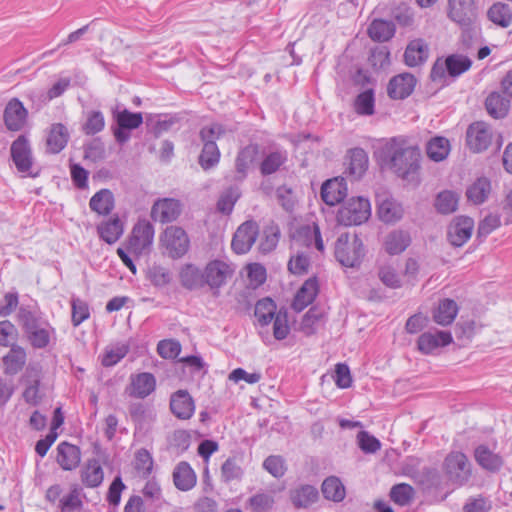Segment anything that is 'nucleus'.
<instances>
[{
    "mask_svg": "<svg viewBox=\"0 0 512 512\" xmlns=\"http://www.w3.org/2000/svg\"><path fill=\"white\" fill-rule=\"evenodd\" d=\"M421 153L417 147L393 144L390 147L391 169L403 180L419 182Z\"/></svg>",
    "mask_w": 512,
    "mask_h": 512,
    "instance_id": "obj_1",
    "label": "nucleus"
},
{
    "mask_svg": "<svg viewBox=\"0 0 512 512\" xmlns=\"http://www.w3.org/2000/svg\"><path fill=\"white\" fill-rule=\"evenodd\" d=\"M448 18L463 28L462 40L469 46L473 37L479 33L476 26V7L474 0H448Z\"/></svg>",
    "mask_w": 512,
    "mask_h": 512,
    "instance_id": "obj_2",
    "label": "nucleus"
},
{
    "mask_svg": "<svg viewBox=\"0 0 512 512\" xmlns=\"http://www.w3.org/2000/svg\"><path fill=\"white\" fill-rule=\"evenodd\" d=\"M18 320L34 348H45L51 339L53 329L36 311L29 307H20Z\"/></svg>",
    "mask_w": 512,
    "mask_h": 512,
    "instance_id": "obj_3",
    "label": "nucleus"
},
{
    "mask_svg": "<svg viewBox=\"0 0 512 512\" xmlns=\"http://www.w3.org/2000/svg\"><path fill=\"white\" fill-rule=\"evenodd\" d=\"M365 255L362 240L356 235L348 233L341 234L335 243V257L345 267H356L360 265Z\"/></svg>",
    "mask_w": 512,
    "mask_h": 512,
    "instance_id": "obj_4",
    "label": "nucleus"
},
{
    "mask_svg": "<svg viewBox=\"0 0 512 512\" xmlns=\"http://www.w3.org/2000/svg\"><path fill=\"white\" fill-rule=\"evenodd\" d=\"M370 215L369 200L363 197H352L338 210L337 221L344 226L360 225L366 222Z\"/></svg>",
    "mask_w": 512,
    "mask_h": 512,
    "instance_id": "obj_5",
    "label": "nucleus"
},
{
    "mask_svg": "<svg viewBox=\"0 0 512 512\" xmlns=\"http://www.w3.org/2000/svg\"><path fill=\"white\" fill-rule=\"evenodd\" d=\"M235 269L233 265L221 259L209 261L204 267V277L206 287L214 296L219 295L220 288L228 283L232 278Z\"/></svg>",
    "mask_w": 512,
    "mask_h": 512,
    "instance_id": "obj_6",
    "label": "nucleus"
},
{
    "mask_svg": "<svg viewBox=\"0 0 512 512\" xmlns=\"http://www.w3.org/2000/svg\"><path fill=\"white\" fill-rule=\"evenodd\" d=\"M443 468L448 480L457 486H464L472 475L467 456L459 451L450 452L446 456Z\"/></svg>",
    "mask_w": 512,
    "mask_h": 512,
    "instance_id": "obj_7",
    "label": "nucleus"
},
{
    "mask_svg": "<svg viewBox=\"0 0 512 512\" xmlns=\"http://www.w3.org/2000/svg\"><path fill=\"white\" fill-rule=\"evenodd\" d=\"M154 233V227L148 220H138L128 240V251L135 255L147 253L152 246Z\"/></svg>",
    "mask_w": 512,
    "mask_h": 512,
    "instance_id": "obj_8",
    "label": "nucleus"
},
{
    "mask_svg": "<svg viewBox=\"0 0 512 512\" xmlns=\"http://www.w3.org/2000/svg\"><path fill=\"white\" fill-rule=\"evenodd\" d=\"M161 241L169 256L177 259L185 255L189 249V238L186 232L177 226H169L165 229Z\"/></svg>",
    "mask_w": 512,
    "mask_h": 512,
    "instance_id": "obj_9",
    "label": "nucleus"
},
{
    "mask_svg": "<svg viewBox=\"0 0 512 512\" xmlns=\"http://www.w3.org/2000/svg\"><path fill=\"white\" fill-rule=\"evenodd\" d=\"M21 383L24 385V401L31 406L40 404L44 396L40 389L41 369L37 366H28L21 377Z\"/></svg>",
    "mask_w": 512,
    "mask_h": 512,
    "instance_id": "obj_10",
    "label": "nucleus"
},
{
    "mask_svg": "<svg viewBox=\"0 0 512 512\" xmlns=\"http://www.w3.org/2000/svg\"><path fill=\"white\" fill-rule=\"evenodd\" d=\"M10 151L18 172L35 177L36 174L31 173L33 160L28 138L25 135H20L13 141Z\"/></svg>",
    "mask_w": 512,
    "mask_h": 512,
    "instance_id": "obj_11",
    "label": "nucleus"
},
{
    "mask_svg": "<svg viewBox=\"0 0 512 512\" xmlns=\"http://www.w3.org/2000/svg\"><path fill=\"white\" fill-rule=\"evenodd\" d=\"M259 235V226L253 221L249 220L242 223L236 230L231 247L237 254H245L252 248Z\"/></svg>",
    "mask_w": 512,
    "mask_h": 512,
    "instance_id": "obj_12",
    "label": "nucleus"
},
{
    "mask_svg": "<svg viewBox=\"0 0 512 512\" xmlns=\"http://www.w3.org/2000/svg\"><path fill=\"white\" fill-rule=\"evenodd\" d=\"M468 147L476 153L486 150L492 141V132L485 122L472 123L466 132Z\"/></svg>",
    "mask_w": 512,
    "mask_h": 512,
    "instance_id": "obj_13",
    "label": "nucleus"
},
{
    "mask_svg": "<svg viewBox=\"0 0 512 512\" xmlns=\"http://www.w3.org/2000/svg\"><path fill=\"white\" fill-rule=\"evenodd\" d=\"M181 211L182 205L179 200L163 198L153 204L151 217L154 221L169 223L175 221L181 214Z\"/></svg>",
    "mask_w": 512,
    "mask_h": 512,
    "instance_id": "obj_14",
    "label": "nucleus"
},
{
    "mask_svg": "<svg viewBox=\"0 0 512 512\" xmlns=\"http://www.w3.org/2000/svg\"><path fill=\"white\" fill-rule=\"evenodd\" d=\"M28 112L22 102L16 98L11 99L3 113V120L9 131H20L26 124Z\"/></svg>",
    "mask_w": 512,
    "mask_h": 512,
    "instance_id": "obj_15",
    "label": "nucleus"
},
{
    "mask_svg": "<svg viewBox=\"0 0 512 512\" xmlns=\"http://www.w3.org/2000/svg\"><path fill=\"white\" fill-rule=\"evenodd\" d=\"M416 78L411 73H401L392 77L387 86V94L393 100H402L412 94Z\"/></svg>",
    "mask_w": 512,
    "mask_h": 512,
    "instance_id": "obj_16",
    "label": "nucleus"
},
{
    "mask_svg": "<svg viewBox=\"0 0 512 512\" xmlns=\"http://www.w3.org/2000/svg\"><path fill=\"white\" fill-rule=\"evenodd\" d=\"M155 387L156 379L154 375L143 372L130 376V383L125 391L130 397L144 399L155 390Z\"/></svg>",
    "mask_w": 512,
    "mask_h": 512,
    "instance_id": "obj_17",
    "label": "nucleus"
},
{
    "mask_svg": "<svg viewBox=\"0 0 512 512\" xmlns=\"http://www.w3.org/2000/svg\"><path fill=\"white\" fill-rule=\"evenodd\" d=\"M474 221L470 217H458L448 227V239L453 246L460 247L471 237Z\"/></svg>",
    "mask_w": 512,
    "mask_h": 512,
    "instance_id": "obj_18",
    "label": "nucleus"
},
{
    "mask_svg": "<svg viewBox=\"0 0 512 512\" xmlns=\"http://www.w3.org/2000/svg\"><path fill=\"white\" fill-rule=\"evenodd\" d=\"M170 409L178 419L188 420L194 414L195 404L187 391L178 390L171 396Z\"/></svg>",
    "mask_w": 512,
    "mask_h": 512,
    "instance_id": "obj_19",
    "label": "nucleus"
},
{
    "mask_svg": "<svg viewBox=\"0 0 512 512\" xmlns=\"http://www.w3.org/2000/svg\"><path fill=\"white\" fill-rule=\"evenodd\" d=\"M452 342V335L447 331L435 333H423L417 341L418 349L424 354H430L434 350L449 345Z\"/></svg>",
    "mask_w": 512,
    "mask_h": 512,
    "instance_id": "obj_20",
    "label": "nucleus"
},
{
    "mask_svg": "<svg viewBox=\"0 0 512 512\" xmlns=\"http://www.w3.org/2000/svg\"><path fill=\"white\" fill-rule=\"evenodd\" d=\"M347 195V185L343 178L327 180L321 187V197L330 206L340 203Z\"/></svg>",
    "mask_w": 512,
    "mask_h": 512,
    "instance_id": "obj_21",
    "label": "nucleus"
},
{
    "mask_svg": "<svg viewBox=\"0 0 512 512\" xmlns=\"http://www.w3.org/2000/svg\"><path fill=\"white\" fill-rule=\"evenodd\" d=\"M179 280L182 287L191 291L206 287L204 269L194 264H185L180 268Z\"/></svg>",
    "mask_w": 512,
    "mask_h": 512,
    "instance_id": "obj_22",
    "label": "nucleus"
},
{
    "mask_svg": "<svg viewBox=\"0 0 512 512\" xmlns=\"http://www.w3.org/2000/svg\"><path fill=\"white\" fill-rule=\"evenodd\" d=\"M27 354L23 347L13 344L9 352L2 358L3 372L5 375L18 374L26 364Z\"/></svg>",
    "mask_w": 512,
    "mask_h": 512,
    "instance_id": "obj_23",
    "label": "nucleus"
},
{
    "mask_svg": "<svg viewBox=\"0 0 512 512\" xmlns=\"http://www.w3.org/2000/svg\"><path fill=\"white\" fill-rule=\"evenodd\" d=\"M318 292L319 286L316 278H309L303 283L302 287L298 290L292 302V308L296 312H301L314 301Z\"/></svg>",
    "mask_w": 512,
    "mask_h": 512,
    "instance_id": "obj_24",
    "label": "nucleus"
},
{
    "mask_svg": "<svg viewBox=\"0 0 512 512\" xmlns=\"http://www.w3.org/2000/svg\"><path fill=\"white\" fill-rule=\"evenodd\" d=\"M173 483L181 491L191 490L197 482V476L188 462H179L173 471Z\"/></svg>",
    "mask_w": 512,
    "mask_h": 512,
    "instance_id": "obj_25",
    "label": "nucleus"
},
{
    "mask_svg": "<svg viewBox=\"0 0 512 512\" xmlns=\"http://www.w3.org/2000/svg\"><path fill=\"white\" fill-rule=\"evenodd\" d=\"M429 56V47L423 39H414L409 42L404 52V61L410 67L423 64Z\"/></svg>",
    "mask_w": 512,
    "mask_h": 512,
    "instance_id": "obj_26",
    "label": "nucleus"
},
{
    "mask_svg": "<svg viewBox=\"0 0 512 512\" xmlns=\"http://www.w3.org/2000/svg\"><path fill=\"white\" fill-rule=\"evenodd\" d=\"M295 242L305 245L306 247L314 246L318 251H324V243L322 240L319 226L316 223L300 227L295 236Z\"/></svg>",
    "mask_w": 512,
    "mask_h": 512,
    "instance_id": "obj_27",
    "label": "nucleus"
},
{
    "mask_svg": "<svg viewBox=\"0 0 512 512\" xmlns=\"http://www.w3.org/2000/svg\"><path fill=\"white\" fill-rule=\"evenodd\" d=\"M130 344L125 341H119L108 344L102 354L99 356L100 362L104 367H113L118 364L129 352Z\"/></svg>",
    "mask_w": 512,
    "mask_h": 512,
    "instance_id": "obj_28",
    "label": "nucleus"
},
{
    "mask_svg": "<svg viewBox=\"0 0 512 512\" xmlns=\"http://www.w3.org/2000/svg\"><path fill=\"white\" fill-rule=\"evenodd\" d=\"M378 215L386 223L396 222L402 218L403 208L400 203L387 195L378 196Z\"/></svg>",
    "mask_w": 512,
    "mask_h": 512,
    "instance_id": "obj_29",
    "label": "nucleus"
},
{
    "mask_svg": "<svg viewBox=\"0 0 512 512\" xmlns=\"http://www.w3.org/2000/svg\"><path fill=\"white\" fill-rule=\"evenodd\" d=\"M81 481L88 488L100 486L104 480V471L98 459H90L81 469Z\"/></svg>",
    "mask_w": 512,
    "mask_h": 512,
    "instance_id": "obj_30",
    "label": "nucleus"
},
{
    "mask_svg": "<svg viewBox=\"0 0 512 512\" xmlns=\"http://www.w3.org/2000/svg\"><path fill=\"white\" fill-rule=\"evenodd\" d=\"M99 237L108 244H114L124 232L123 223L118 217L110 218L97 226Z\"/></svg>",
    "mask_w": 512,
    "mask_h": 512,
    "instance_id": "obj_31",
    "label": "nucleus"
},
{
    "mask_svg": "<svg viewBox=\"0 0 512 512\" xmlns=\"http://www.w3.org/2000/svg\"><path fill=\"white\" fill-rule=\"evenodd\" d=\"M475 460L485 470L496 472L503 465V459L500 455L492 452L487 446L480 445L475 449Z\"/></svg>",
    "mask_w": 512,
    "mask_h": 512,
    "instance_id": "obj_32",
    "label": "nucleus"
},
{
    "mask_svg": "<svg viewBox=\"0 0 512 512\" xmlns=\"http://www.w3.org/2000/svg\"><path fill=\"white\" fill-rule=\"evenodd\" d=\"M63 421L64 416L62 414V407H57L55 409L54 419L49 433L45 438L38 440L35 445V451L40 457H44L47 454L49 448L57 439L56 429L63 423Z\"/></svg>",
    "mask_w": 512,
    "mask_h": 512,
    "instance_id": "obj_33",
    "label": "nucleus"
},
{
    "mask_svg": "<svg viewBox=\"0 0 512 512\" xmlns=\"http://www.w3.org/2000/svg\"><path fill=\"white\" fill-rule=\"evenodd\" d=\"M485 108L491 117L502 119L509 112L510 101L499 92H491L485 100Z\"/></svg>",
    "mask_w": 512,
    "mask_h": 512,
    "instance_id": "obj_34",
    "label": "nucleus"
},
{
    "mask_svg": "<svg viewBox=\"0 0 512 512\" xmlns=\"http://www.w3.org/2000/svg\"><path fill=\"white\" fill-rule=\"evenodd\" d=\"M114 195L109 189H101L90 199L89 207L99 215H108L114 209Z\"/></svg>",
    "mask_w": 512,
    "mask_h": 512,
    "instance_id": "obj_35",
    "label": "nucleus"
},
{
    "mask_svg": "<svg viewBox=\"0 0 512 512\" xmlns=\"http://www.w3.org/2000/svg\"><path fill=\"white\" fill-rule=\"evenodd\" d=\"M410 242L411 238L408 232L394 230L386 236L384 247L388 254L397 255L405 251Z\"/></svg>",
    "mask_w": 512,
    "mask_h": 512,
    "instance_id": "obj_36",
    "label": "nucleus"
},
{
    "mask_svg": "<svg viewBox=\"0 0 512 512\" xmlns=\"http://www.w3.org/2000/svg\"><path fill=\"white\" fill-rule=\"evenodd\" d=\"M458 313V305L452 299H443L433 313L434 321L442 326L450 325Z\"/></svg>",
    "mask_w": 512,
    "mask_h": 512,
    "instance_id": "obj_37",
    "label": "nucleus"
},
{
    "mask_svg": "<svg viewBox=\"0 0 512 512\" xmlns=\"http://www.w3.org/2000/svg\"><path fill=\"white\" fill-rule=\"evenodd\" d=\"M491 192V183L486 177L476 179L466 190L468 201L475 205L484 203Z\"/></svg>",
    "mask_w": 512,
    "mask_h": 512,
    "instance_id": "obj_38",
    "label": "nucleus"
},
{
    "mask_svg": "<svg viewBox=\"0 0 512 512\" xmlns=\"http://www.w3.org/2000/svg\"><path fill=\"white\" fill-rule=\"evenodd\" d=\"M257 154L258 147L256 145H248L239 151L235 161L237 178L239 180L246 177L247 172L255 161Z\"/></svg>",
    "mask_w": 512,
    "mask_h": 512,
    "instance_id": "obj_39",
    "label": "nucleus"
},
{
    "mask_svg": "<svg viewBox=\"0 0 512 512\" xmlns=\"http://www.w3.org/2000/svg\"><path fill=\"white\" fill-rule=\"evenodd\" d=\"M395 34V25L391 21L375 19L368 27L369 37L376 42H386Z\"/></svg>",
    "mask_w": 512,
    "mask_h": 512,
    "instance_id": "obj_40",
    "label": "nucleus"
},
{
    "mask_svg": "<svg viewBox=\"0 0 512 512\" xmlns=\"http://www.w3.org/2000/svg\"><path fill=\"white\" fill-rule=\"evenodd\" d=\"M290 498L296 508H307L318 499V491L312 485H302L291 491Z\"/></svg>",
    "mask_w": 512,
    "mask_h": 512,
    "instance_id": "obj_41",
    "label": "nucleus"
},
{
    "mask_svg": "<svg viewBox=\"0 0 512 512\" xmlns=\"http://www.w3.org/2000/svg\"><path fill=\"white\" fill-rule=\"evenodd\" d=\"M487 17L495 25L507 28L512 24V9L506 3L496 2L488 9Z\"/></svg>",
    "mask_w": 512,
    "mask_h": 512,
    "instance_id": "obj_42",
    "label": "nucleus"
},
{
    "mask_svg": "<svg viewBox=\"0 0 512 512\" xmlns=\"http://www.w3.org/2000/svg\"><path fill=\"white\" fill-rule=\"evenodd\" d=\"M368 167V156L364 149L354 148L349 151V174L355 179L360 178Z\"/></svg>",
    "mask_w": 512,
    "mask_h": 512,
    "instance_id": "obj_43",
    "label": "nucleus"
},
{
    "mask_svg": "<svg viewBox=\"0 0 512 512\" xmlns=\"http://www.w3.org/2000/svg\"><path fill=\"white\" fill-rule=\"evenodd\" d=\"M64 92V81L58 80L46 93L37 90L27 92L29 99L35 103L37 109L47 104L52 99L59 97Z\"/></svg>",
    "mask_w": 512,
    "mask_h": 512,
    "instance_id": "obj_44",
    "label": "nucleus"
},
{
    "mask_svg": "<svg viewBox=\"0 0 512 512\" xmlns=\"http://www.w3.org/2000/svg\"><path fill=\"white\" fill-rule=\"evenodd\" d=\"M450 152V143L445 137H434L426 146V153L429 159L440 162L447 158Z\"/></svg>",
    "mask_w": 512,
    "mask_h": 512,
    "instance_id": "obj_45",
    "label": "nucleus"
},
{
    "mask_svg": "<svg viewBox=\"0 0 512 512\" xmlns=\"http://www.w3.org/2000/svg\"><path fill=\"white\" fill-rule=\"evenodd\" d=\"M64 148V125L52 124L46 137V152L58 154Z\"/></svg>",
    "mask_w": 512,
    "mask_h": 512,
    "instance_id": "obj_46",
    "label": "nucleus"
},
{
    "mask_svg": "<svg viewBox=\"0 0 512 512\" xmlns=\"http://www.w3.org/2000/svg\"><path fill=\"white\" fill-rule=\"evenodd\" d=\"M323 496L334 502H340L345 498V487L339 478L335 476L328 477L322 483Z\"/></svg>",
    "mask_w": 512,
    "mask_h": 512,
    "instance_id": "obj_47",
    "label": "nucleus"
},
{
    "mask_svg": "<svg viewBox=\"0 0 512 512\" xmlns=\"http://www.w3.org/2000/svg\"><path fill=\"white\" fill-rule=\"evenodd\" d=\"M254 314L259 324L266 326L277 315L276 304L270 298H263L256 303Z\"/></svg>",
    "mask_w": 512,
    "mask_h": 512,
    "instance_id": "obj_48",
    "label": "nucleus"
},
{
    "mask_svg": "<svg viewBox=\"0 0 512 512\" xmlns=\"http://www.w3.org/2000/svg\"><path fill=\"white\" fill-rule=\"evenodd\" d=\"M459 196L456 192L444 190L436 196L435 208L441 214H450L458 207Z\"/></svg>",
    "mask_w": 512,
    "mask_h": 512,
    "instance_id": "obj_49",
    "label": "nucleus"
},
{
    "mask_svg": "<svg viewBox=\"0 0 512 512\" xmlns=\"http://www.w3.org/2000/svg\"><path fill=\"white\" fill-rule=\"evenodd\" d=\"M287 161L286 151H274L268 153L263 159L260 171L263 175H270L278 171V169Z\"/></svg>",
    "mask_w": 512,
    "mask_h": 512,
    "instance_id": "obj_50",
    "label": "nucleus"
},
{
    "mask_svg": "<svg viewBox=\"0 0 512 512\" xmlns=\"http://www.w3.org/2000/svg\"><path fill=\"white\" fill-rule=\"evenodd\" d=\"M375 98L374 89L372 87L366 88L355 99L354 109L359 115H372L374 113Z\"/></svg>",
    "mask_w": 512,
    "mask_h": 512,
    "instance_id": "obj_51",
    "label": "nucleus"
},
{
    "mask_svg": "<svg viewBox=\"0 0 512 512\" xmlns=\"http://www.w3.org/2000/svg\"><path fill=\"white\" fill-rule=\"evenodd\" d=\"M113 114L117 125L120 128H126L127 130L136 129L143 122V117L140 112L133 113L124 109L122 111H115Z\"/></svg>",
    "mask_w": 512,
    "mask_h": 512,
    "instance_id": "obj_52",
    "label": "nucleus"
},
{
    "mask_svg": "<svg viewBox=\"0 0 512 512\" xmlns=\"http://www.w3.org/2000/svg\"><path fill=\"white\" fill-rule=\"evenodd\" d=\"M448 75L451 77H458L462 73L470 69L472 61L464 55L452 54L446 58Z\"/></svg>",
    "mask_w": 512,
    "mask_h": 512,
    "instance_id": "obj_53",
    "label": "nucleus"
},
{
    "mask_svg": "<svg viewBox=\"0 0 512 512\" xmlns=\"http://www.w3.org/2000/svg\"><path fill=\"white\" fill-rule=\"evenodd\" d=\"M220 160V151L216 143L204 144L199 156V164L204 170L215 167Z\"/></svg>",
    "mask_w": 512,
    "mask_h": 512,
    "instance_id": "obj_54",
    "label": "nucleus"
},
{
    "mask_svg": "<svg viewBox=\"0 0 512 512\" xmlns=\"http://www.w3.org/2000/svg\"><path fill=\"white\" fill-rule=\"evenodd\" d=\"M147 278L156 287H164L172 280V274L169 269L153 264L147 270Z\"/></svg>",
    "mask_w": 512,
    "mask_h": 512,
    "instance_id": "obj_55",
    "label": "nucleus"
},
{
    "mask_svg": "<svg viewBox=\"0 0 512 512\" xmlns=\"http://www.w3.org/2000/svg\"><path fill=\"white\" fill-rule=\"evenodd\" d=\"M413 496L414 489L405 483L394 485L390 491L391 500L401 506L409 504Z\"/></svg>",
    "mask_w": 512,
    "mask_h": 512,
    "instance_id": "obj_56",
    "label": "nucleus"
},
{
    "mask_svg": "<svg viewBox=\"0 0 512 512\" xmlns=\"http://www.w3.org/2000/svg\"><path fill=\"white\" fill-rule=\"evenodd\" d=\"M274 505V497L269 493H257L247 501V507L253 512H266Z\"/></svg>",
    "mask_w": 512,
    "mask_h": 512,
    "instance_id": "obj_57",
    "label": "nucleus"
},
{
    "mask_svg": "<svg viewBox=\"0 0 512 512\" xmlns=\"http://www.w3.org/2000/svg\"><path fill=\"white\" fill-rule=\"evenodd\" d=\"M263 468L275 478H281L287 470L284 458L279 455L267 457L263 462Z\"/></svg>",
    "mask_w": 512,
    "mask_h": 512,
    "instance_id": "obj_58",
    "label": "nucleus"
},
{
    "mask_svg": "<svg viewBox=\"0 0 512 512\" xmlns=\"http://www.w3.org/2000/svg\"><path fill=\"white\" fill-rule=\"evenodd\" d=\"M240 196V192L236 187H230L220 196L217 207L222 213L229 214Z\"/></svg>",
    "mask_w": 512,
    "mask_h": 512,
    "instance_id": "obj_59",
    "label": "nucleus"
},
{
    "mask_svg": "<svg viewBox=\"0 0 512 512\" xmlns=\"http://www.w3.org/2000/svg\"><path fill=\"white\" fill-rule=\"evenodd\" d=\"M135 469L142 477H147L153 469V459L145 449H140L135 455Z\"/></svg>",
    "mask_w": 512,
    "mask_h": 512,
    "instance_id": "obj_60",
    "label": "nucleus"
},
{
    "mask_svg": "<svg viewBox=\"0 0 512 512\" xmlns=\"http://www.w3.org/2000/svg\"><path fill=\"white\" fill-rule=\"evenodd\" d=\"M226 130L219 123H212L210 125L204 126L201 128L199 132L200 139L204 144L216 143L218 139H220Z\"/></svg>",
    "mask_w": 512,
    "mask_h": 512,
    "instance_id": "obj_61",
    "label": "nucleus"
},
{
    "mask_svg": "<svg viewBox=\"0 0 512 512\" xmlns=\"http://www.w3.org/2000/svg\"><path fill=\"white\" fill-rule=\"evenodd\" d=\"M279 241V229L276 227H270L263 232V236L260 239L259 250L260 252L267 254L271 252L278 244Z\"/></svg>",
    "mask_w": 512,
    "mask_h": 512,
    "instance_id": "obj_62",
    "label": "nucleus"
},
{
    "mask_svg": "<svg viewBox=\"0 0 512 512\" xmlns=\"http://www.w3.org/2000/svg\"><path fill=\"white\" fill-rule=\"evenodd\" d=\"M72 305V316L71 320L74 326L80 325L90 316L88 304L81 299H73Z\"/></svg>",
    "mask_w": 512,
    "mask_h": 512,
    "instance_id": "obj_63",
    "label": "nucleus"
},
{
    "mask_svg": "<svg viewBox=\"0 0 512 512\" xmlns=\"http://www.w3.org/2000/svg\"><path fill=\"white\" fill-rule=\"evenodd\" d=\"M490 509L491 502L481 495L470 497L463 506L464 512H489Z\"/></svg>",
    "mask_w": 512,
    "mask_h": 512,
    "instance_id": "obj_64",
    "label": "nucleus"
}]
</instances>
